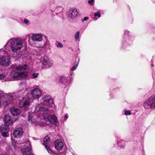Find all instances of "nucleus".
Returning a JSON list of instances; mask_svg holds the SVG:
<instances>
[{"instance_id":"8","label":"nucleus","mask_w":155,"mask_h":155,"mask_svg":"<svg viewBox=\"0 0 155 155\" xmlns=\"http://www.w3.org/2000/svg\"><path fill=\"white\" fill-rule=\"evenodd\" d=\"M78 14V12L76 8H70L67 13V18L68 20H71L75 18Z\"/></svg>"},{"instance_id":"14","label":"nucleus","mask_w":155,"mask_h":155,"mask_svg":"<svg viewBox=\"0 0 155 155\" xmlns=\"http://www.w3.org/2000/svg\"><path fill=\"white\" fill-rule=\"evenodd\" d=\"M38 119H39V117L36 114H34L32 117H31V115L28 116V121L35 124V125H36L38 123Z\"/></svg>"},{"instance_id":"28","label":"nucleus","mask_w":155,"mask_h":155,"mask_svg":"<svg viewBox=\"0 0 155 155\" xmlns=\"http://www.w3.org/2000/svg\"><path fill=\"white\" fill-rule=\"evenodd\" d=\"M6 94H5L2 91H0V99L2 98L5 99V95Z\"/></svg>"},{"instance_id":"6","label":"nucleus","mask_w":155,"mask_h":155,"mask_svg":"<svg viewBox=\"0 0 155 155\" xmlns=\"http://www.w3.org/2000/svg\"><path fill=\"white\" fill-rule=\"evenodd\" d=\"M144 106L146 108L155 107V95H152L147 101L144 102Z\"/></svg>"},{"instance_id":"20","label":"nucleus","mask_w":155,"mask_h":155,"mask_svg":"<svg viewBox=\"0 0 155 155\" xmlns=\"http://www.w3.org/2000/svg\"><path fill=\"white\" fill-rule=\"evenodd\" d=\"M15 69H14V70L12 71L11 74V76L15 79H19V78L20 72L15 70Z\"/></svg>"},{"instance_id":"2","label":"nucleus","mask_w":155,"mask_h":155,"mask_svg":"<svg viewBox=\"0 0 155 155\" xmlns=\"http://www.w3.org/2000/svg\"><path fill=\"white\" fill-rule=\"evenodd\" d=\"M3 119L5 124L1 126L0 131L2 136L6 137L8 136L9 126L13 124V121L12 117L8 115H5Z\"/></svg>"},{"instance_id":"32","label":"nucleus","mask_w":155,"mask_h":155,"mask_svg":"<svg viewBox=\"0 0 155 155\" xmlns=\"http://www.w3.org/2000/svg\"><path fill=\"white\" fill-rule=\"evenodd\" d=\"M57 46L58 48H62L63 47V45L61 42H58L57 45Z\"/></svg>"},{"instance_id":"30","label":"nucleus","mask_w":155,"mask_h":155,"mask_svg":"<svg viewBox=\"0 0 155 155\" xmlns=\"http://www.w3.org/2000/svg\"><path fill=\"white\" fill-rule=\"evenodd\" d=\"M5 75L4 74H0V80H3L4 79Z\"/></svg>"},{"instance_id":"5","label":"nucleus","mask_w":155,"mask_h":155,"mask_svg":"<svg viewBox=\"0 0 155 155\" xmlns=\"http://www.w3.org/2000/svg\"><path fill=\"white\" fill-rule=\"evenodd\" d=\"M31 102L30 101L29 97L26 96L23 98L20 101L19 106L21 108H24L25 110H28V107L30 105Z\"/></svg>"},{"instance_id":"33","label":"nucleus","mask_w":155,"mask_h":155,"mask_svg":"<svg viewBox=\"0 0 155 155\" xmlns=\"http://www.w3.org/2000/svg\"><path fill=\"white\" fill-rule=\"evenodd\" d=\"M38 75V73H34L32 74L33 77L34 78H37Z\"/></svg>"},{"instance_id":"15","label":"nucleus","mask_w":155,"mask_h":155,"mask_svg":"<svg viewBox=\"0 0 155 155\" xmlns=\"http://www.w3.org/2000/svg\"><path fill=\"white\" fill-rule=\"evenodd\" d=\"M27 67L28 66L26 64L19 65L16 66H15L14 65H11V68L17 71H19L25 70L27 69Z\"/></svg>"},{"instance_id":"35","label":"nucleus","mask_w":155,"mask_h":155,"mask_svg":"<svg viewBox=\"0 0 155 155\" xmlns=\"http://www.w3.org/2000/svg\"><path fill=\"white\" fill-rule=\"evenodd\" d=\"M88 2L90 4L92 5L94 3V0H89L88 1Z\"/></svg>"},{"instance_id":"12","label":"nucleus","mask_w":155,"mask_h":155,"mask_svg":"<svg viewBox=\"0 0 155 155\" xmlns=\"http://www.w3.org/2000/svg\"><path fill=\"white\" fill-rule=\"evenodd\" d=\"M31 94L34 98L39 99L41 95V93L39 89L35 88L31 90Z\"/></svg>"},{"instance_id":"24","label":"nucleus","mask_w":155,"mask_h":155,"mask_svg":"<svg viewBox=\"0 0 155 155\" xmlns=\"http://www.w3.org/2000/svg\"><path fill=\"white\" fill-rule=\"evenodd\" d=\"M46 149L47 150L48 153L51 155H56V154L55 153L51 150V147L50 145L46 146L45 147Z\"/></svg>"},{"instance_id":"7","label":"nucleus","mask_w":155,"mask_h":155,"mask_svg":"<svg viewBox=\"0 0 155 155\" xmlns=\"http://www.w3.org/2000/svg\"><path fill=\"white\" fill-rule=\"evenodd\" d=\"M21 151L23 155H34L32 153L31 146L30 141H27L25 144Z\"/></svg>"},{"instance_id":"17","label":"nucleus","mask_w":155,"mask_h":155,"mask_svg":"<svg viewBox=\"0 0 155 155\" xmlns=\"http://www.w3.org/2000/svg\"><path fill=\"white\" fill-rule=\"evenodd\" d=\"M48 120L53 124H55L57 122V118L54 115H49L47 117Z\"/></svg>"},{"instance_id":"3","label":"nucleus","mask_w":155,"mask_h":155,"mask_svg":"<svg viewBox=\"0 0 155 155\" xmlns=\"http://www.w3.org/2000/svg\"><path fill=\"white\" fill-rule=\"evenodd\" d=\"M40 61L42 66L39 67V69L49 68L51 67L53 64V61L52 60L46 55H44L42 57Z\"/></svg>"},{"instance_id":"13","label":"nucleus","mask_w":155,"mask_h":155,"mask_svg":"<svg viewBox=\"0 0 155 155\" xmlns=\"http://www.w3.org/2000/svg\"><path fill=\"white\" fill-rule=\"evenodd\" d=\"M55 147L58 150H62L63 148L64 144L61 139H58L54 142Z\"/></svg>"},{"instance_id":"34","label":"nucleus","mask_w":155,"mask_h":155,"mask_svg":"<svg viewBox=\"0 0 155 155\" xmlns=\"http://www.w3.org/2000/svg\"><path fill=\"white\" fill-rule=\"evenodd\" d=\"M131 114L130 110H126L125 111V114L126 115H130Z\"/></svg>"},{"instance_id":"27","label":"nucleus","mask_w":155,"mask_h":155,"mask_svg":"<svg viewBox=\"0 0 155 155\" xmlns=\"http://www.w3.org/2000/svg\"><path fill=\"white\" fill-rule=\"evenodd\" d=\"M124 142V141L122 140L119 141L118 143V146L120 147H122L124 146L125 145Z\"/></svg>"},{"instance_id":"16","label":"nucleus","mask_w":155,"mask_h":155,"mask_svg":"<svg viewBox=\"0 0 155 155\" xmlns=\"http://www.w3.org/2000/svg\"><path fill=\"white\" fill-rule=\"evenodd\" d=\"M31 39L34 41H40L42 39V35L41 34H34L32 35Z\"/></svg>"},{"instance_id":"19","label":"nucleus","mask_w":155,"mask_h":155,"mask_svg":"<svg viewBox=\"0 0 155 155\" xmlns=\"http://www.w3.org/2000/svg\"><path fill=\"white\" fill-rule=\"evenodd\" d=\"M42 99L43 101L52 104L53 103V100L51 97L49 95L45 96L42 97Z\"/></svg>"},{"instance_id":"4","label":"nucleus","mask_w":155,"mask_h":155,"mask_svg":"<svg viewBox=\"0 0 155 155\" xmlns=\"http://www.w3.org/2000/svg\"><path fill=\"white\" fill-rule=\"evenodd\" d=\"M5 97L3 99L2 102L4 105L6 106L9 104L15 102V94L14 93L6 94Z\"/></svg>"},{"instance_id":"22","label":"nucleus","mask_w":155,"mask_h":155,"mask_svg":"<svg viewBox=\"0 0 155 155\" xmlns=\"http://www.w3.org/2000/svg\"><path fill=\"white\" fill-rule=\"evenodd\" d=\"M43 145L45 146L50 145V138L48 136H46L43 140Z\"/></svg>"},{"instance_id":"11","label":"nucleus","mask_w":155,"mask_h":155,"mask_svg":"<svg viewBox=\"0 0 155 155\" xmlns=\"http://www.w3.org/2000/svg\"><path fill=\"white\" fill-rule=\"evenodd\" d=\"M24 131L21 127H18L13 131V135L15 138H20L23 135Z\"/></svg>"},{"instance_id":"36","label":"nucleus","mask_w":155,"mask_h":155,"mask_svg":"<svg viewBox=\"0 0 155 155\" xmlns=\"http://www.w3.org/2000/svg\"><path fill=\"white\" fill-rule=\"evenodd\" d=\"M28 20L26 19H25L24 20V23L25 24H27L28 23Z\"/></svg>"},{"instance_id":"38","label":"nucleus","mask_w":155,"mask_h":155,"mask_svg":"<svg viewBox=\"0 0 155 155\" xmlns=\"http://www.w3.org/2000/svg\"><path fill=\"white\" fill-rule=\"evenodd\" d=\"M68 118L67 114H66L64 116V119L66 120Z\"/></svg>"},{"instance_id":"10","label":"nucleus","mask_w":155,"mask_h":155,"mask_svg":"<svg viewBox=\"0 0 155 155\" xmlns=\"http://www.w3.org/2000/svg\"><path fill=\"white\" fill-rule=\"evenodd\" d=\"M3 50H4L5 53L7 54L8 56L6 57L5 56H2L0 58V64L2 65L9 66L11 63L10 60L9 56L10 55L9 53L8 54H7V53L5 52V50H4L3 49Z\"/></svg>"},{"instance_id":"1","label":"nucleus","mask_w":155,"mask_h":155,"mask_svg":"<svg viewBox=\"0 0 155 155\" xmlns=\"http://www.w3.org/2000/svg\"><path fill=\"white\" fill-rule=\"evenodd\" d=\"M23 44L26 45V42L25 39L21 40L19 39L13 38L10 39L7 42L3 49L5 50L6 53L7 54L10 53V50L7 49L8 45L10 46L12 52L13 53V55L14 58L17 59L20 56V54L18 53V52L23 47Z\"/></svg>"},{"instance_id":"25","label":"nucleus","mask_w":155,"mask_h":155,"mask_svg":"<svg viewBox=\"0 0 155 155\" xmlns=\"http://www.w3.org/2000/svg\"><path fill=\"white\" fill-rule=\"evenodd\" d=\"M19 74V78H25L28 76V72L27 71L21 72Z\"/></svg>"},{"instance_id":"23","label":"nucleus","mask_w":155,"mask_h":155,"mask_svg":"<svg viewBox=\"0 0 155 155\" xmlns=\"http://www.w3.org/2000/svg\"><path fill=\"white\" fill-rule=\"evenodd\" d=\"M12 143L13 147L15 148L18 147V145L22 143V142L16 141L13 139H12Z\"/></svg>"},{"instance_id":"21","label":"nucleus","mask_w":155,"mask_h":155,"mask_svg":"<svg viewBox=\"0 0 155 155\" xmlns=\"http://www.w3.org/2000/svg\"><path fill=\"white\" fill-rule=\"evenodd\" d=\"M48 109V107H41V105L39 104L37 105L36 107V112L39 111H46Z\"/></svg>"},{"instance_id":"37","label":"nucleus","mask_w":155,"mask_h":155,"mask_svg":"<svg viewBox=\"0 0 155 155\" xmlns=\"http://www.w3.org/2000/svg\"><path fill=\"white\" fill-rule=\"evenodd\" d=\"M87 20V17H85L84 18H83L82 20V22H84V21H86Z\"/></svg>"},{"instance_id":"31","label":"nucleus","mask_w":155,"mask_h":155,"mask_svg":"<svg viewBox=\"0 0 155 155\" xmlns=\"http://www.w3.org/2000/svg\"><path fill=\"white\" fill-rule=\"evenodd\" d=\"M79 61H78V63H77L76 65L74 66L71 68V71H74L77 68L78 65V64Z\"/></svg>"},{"instance_id":"29","label":"nucleus","mask_w":155,"mask_h":155,"mask_svg":"<svg viewBox=\"0 0 155 155\" xmlns=\"http://www.w3.org/2000/svg\"><path fill=\"white\" fill-rule=\"evenodd\" d=\"M94 15L95 17L97 16L98 18H100L101 16L100 13L98 12L95 13Z\"/></svg>"},{"instance_id":"26","label":"nucleus","mask_w":155,"mask_h":155,"mask_svg":"<svg viewBox=\"0 0 155 155\" xmlns=\"http://www.w3.org/2000/svg\"><path fill=\"white\" fill-rule=\"evenodd\" d=\"M80 32L77 31L75 34L74 36V40L75 41L78 42L79 41Z\"/></svg>"},{"instance_id":"18","label":"nucleus","mask_w":155,"mask_h":155,"mask_svg":"<svg viewBox=\"0 0 155 155\" xmlns=\"http://www.w3.org/2000/svg\"><path fill=\"white\" fill-rule=\"evenodd\" d=\"M10 111L12 115L16 116L19 115L20 113V110L18 108L13 107L10 109Z\"/></svg>"},{"instance_id":"9","label":"nucleus","mask_w":155,"mask_h":155,"mask_svg":"<svg viewBox=\"0 0 155 155\" xmlns=\"http://www.w3.org/2000/svg\"><path fill=\"white\" fill-rule=\"evenodd\" d=\"M69 83V79L68 77L62 76L60 78L59 84L61 87L65 88L68 85Z\"/></svg>"},{"instance_id":"39","label":"nucleus","mask_w":155,"mask_h":155,"mask_svg":"<svg viewBox=\"0 0 155 155\" xmlns=\"http://www.w3.org/2000/svg\"><path fill=\"white\" fill-rule=\"evenodd\" d=\"M151 65L152 66H153V64H152Z\"/></svg>"}]
</instances>
